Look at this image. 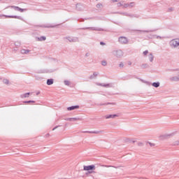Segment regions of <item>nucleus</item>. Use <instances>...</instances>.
<instances>
[{"mask_svg":"<svg viewBox=\"0 0 179 179\" xmlns=\"http://www.w3.org/2000/svg\"><path fill=\"white\" fill-rule=\"evenodd\" d=\"M148 54H149V51L148 50H145L143 52V55H148Z\"/></svg>","mask_w":179,"mask_h":179,"instance_id":"obj_40","label":"nucleus"},{"mask_svg":"<svg viewBox=\"0 0 179 179\" xmlns=\"http://www.w3.org/2000/svg\"><path fill=\"white\" fill-rule=\"evenodd\" d=\"M42 27L50 29V28H54V27H55V26L50 25V24H45V25H43Z\"/></svg>","mask_w":179,"mask_h":179,"instance_id":"obj_25","label":"nucleus"},{"mask_svg":"<svg viewBox=\"0 0 179 179\" xmlns=\"http://www.w3.org/2000/svg\"><path fill=\"white\" fill-rule=\"evenodd\" d=\"M26 10H27V8H20V12H21V13L26 12Z\"/></svg>","mask_w":179,"mask_h":179,"instance_id":"obj_37","label":"nucleus"},{"mask_svg":"<svg viewBox=\"0 0 179 179\" xmlns=\"http://www.w3.org/2000/svg\"><path fill=\"white\" fill-rule=\"evenodd\" d=\"M113 54L117 58H122V57H124V52H122L121 50H114Z\"/></svg>","mask_w":179,"mask_h":179,"instance_id":"obj_3","label":"nucleus"},{"mask_svg":"<svg viewBox=\"0 0 179 179\" xmlns=\"http://www.w3.org/2000/svg\"><path fill=\"white\" fill-rule=\"evenodd\" d=\"M120 15H122L123 16H127L128 17H139V15L136 14H129L128 13H120Z\"/></svg>","mask_w":179,"mask_h":179,"instance_id":"obj_8","label":"nucleus"},{"mask_svg":"<svg viewBox=\"0 0 179 179\" xmlns=\"http://www.w3.org/2000/svg\"><path fill=\"white\" fill-rule=\"evenodd\" d=\"M136 5V3H135V2H131L130 3H129V8H134V6H135Z\"/></svg>","mask_w":179,"mask_h":179,"instance_id":"obj_30","label":"nucleus"},{"mask_svg":"<svg viewBox=\"0 0 179 179\" xmlns=\"http://www.w3.org/2000/svg\"><path fill=\"white\" fill-rule=\"evenodd\" d=\"M129 8V3H124V5H123V8Z\"/></svg>","mask_w":179,"mask_h":179,"instance_id":"obj_39","label":"nucleus"},{"mask_svg":"<svg viewBox=\"0 0 179 179\" xmlns=\"http://www.w3.org/2000/svg\"><path fill=\"white\" fill-rule=\"evenodd\" d=\"M83 170H85V171H88V173L90 174H92V170H96V166L94 165H90V166H84Z\"/></svg>","mask_w":179,"mask_h":179,"instance_id":"obj_4","label":"nucleus"},{"mask_svg":"<svg viewBox=\"0 0 179 179\" xmlns=\"http://www.w3.org/2000/svg\"><path fill=\"white\" fill-rule=\"evenodd\" d=\"M120 68H124V63L120 62L119 64Z\"/></svg>","mask_w":179,"mask_h":179,"instance_id":"obj_41","label":"nucleus"},{"mask_svg":"<svg viewBox=\"0 0 179 179\" xmlns=\"http://www.w3.org/2000/svg\"><path fill=\"white\" fill-rule=\"evenodd\" d=\"M64 85H66V86H70L71 85V83L68 80H65L64 81Z\"/></svg>","mask_w":179,"mask_h":179,"instance_id":"obj_29","label":"nucleus"},{"mask_svg":"<svg viewBox=\"0 0 179 179\" xmlns=\"http://www.w3.org/2000/svg\"><path fill=\"white\" fill-rule=\"evenodd\" d=\"M138 31H141V33H150L152 31H156V30H138Z\"/></svg>","mask_w":179,"mask_h":179,"instance_id":"obj_21","label":"nucleus"},{"mask_svg":"<svg viewBox=\"0 0 179 179\" xmlns=\"http://www.w3.org/2000/svg\"><path fill=\"white\" fill-rule=\"evenodd\" d=\"M24 103H35L34 101H24Z\"/></svg>","mask_w":179,"mask_h":179,"instance_id":"obj_44","label":"nucleus"},{"mask_svg":"<svg viewBox=\"0 0 179 179\" xmlns=\"http://www.w3.org/2000/svg\"><path fill=\"white\" fill-rule=\"evenodd\" d=\"M131 142H132V143H135L136 141H132Z\"/></svg>","mask_w":179,"mask_h":179,"instance_id":"obj_53","label":"nucleus"},{"mask_svg":"<svg viewBox=\"0 0 179 179\" xmlns=\"http://www.w3.org/2000/svg\"><path fill=\"white\" fill-rule=\"evenodd\" d=\"M173 10H174V8L173 7H171V8H168L167 12H173Z\"/></svg>","mask_w":179,"mask_h":179,"instance_id":"obj_36","label":"nucleus"},{"mask_svg":"<svg viewBox=\"0 0 179 179\" xmlns=\"http://www.w3.org/2000/svg\"><path fill=\"white\" fill-rule=\"evenodd\" d=\"M141 68H148V64H142Z\"/></svg>","mask_w":179,"mask_h":179,"instance_id":"obj_42","label":"nucleus"},{"mask_svg":"<svg viewBox=\"0 0 179 179\" xmlns=\"http://www.w3.org/2000/svg\"><path fill=\"white\" fill-rule=\"evenodd\" d=\"M30 96V92H27L20 95L21 99H26Z\"/></svg>","mask_w":179,"mask_h":179,"instance_id":"obj_18","label":"nucleus"},{"mask_svg":"<svg viewBox=\"0 0 179 179\" xmlns=\"http://www.w3.org/2000/svg\"><path fill=\"white\" fill-rule=\"evenodd\" d=\"M72 120H73V121H80V120H82V119H80L79 117H72Z\"/></svg>","mask_w":179,"mask_h":179,"instance_id":"obj_35","label":"nucleus"},{"mask_svg":"<svg viewBox=\"0 0 179 179\" xmlns=\"http://www.w3.org/2000/svg\"><path fill=\"white\" fill-rule=\"evenodd\" d=\"M101 65H102L103 66H107V62H106V60H103V61L101 62Z\"/></svg>","mask_w":179,"mask_h":179,"instance_id":"obj_33","label":"nucleus"},{"mask_svg":"<svg viewBox=\"0 0 179 179\" xmlns=\"http://www.w3.org/2000/svg\"><path fill=\"white\" fill-rule=\"evenodd\" d=\"M108 104H110L111 106H115V103H99L98 106H108Z\"/></svg>","mask_w":179,"mask_h":179,"instance_id":"obj_20","label":"nucleus"},{"mask_svg":"<svg viewBox=\"0 0 179 179\" xmlns=\"http://www.w3.org/2000/svg\"><path fill=\"white\" fill-rule=\"evenodd\" d=\"M100 45H105L106 43H104V42H100Z\"/></svg>","mask_w":179,"mask_h":179,"instance_id":"obj_46","label":"nucleus"},{"mask_svg":"<svg viewBox=\"0 0 179 179\" xmlns=\"http://www.w3.org/2000/svg\"><path fill=\"white\" fill-rule=\"evenodd\" d=\"M152 86H153V87H160V83H159V82L152 83Z\"/></svg>","mask_w":179,"mask_h":179,"instance_id":"obj_23","label":"nucleus"},{"mask_svg":"<svg viewBox=\"0 0 179 179\" xmlns=\"http://www.w3.org/2000/svg\"><path fill=\"white\" fill-rule=\"evenodd\" d=\"M78 108H79V106L76 105V106H72L70 107L67 108L68 111H72L73 110H78Z\"/></svg>","mask_w":179,"mask_h":179,"instance_id":"obj_14","label":"nucleus"},{"mask_svg":"<svg viewBox=\"0 0 179 179\" xmlns=\"http://www.w3.org/2000/svg\"><path fill=\"white\" fill-rule=\"evenodd\" d=\"M83 30H91L92 31H104V29L99 27H86L83 28Z\"/></svg>","mask_w":179,"mask_h":179,"instance_id":"obj_5","label":"nucleus"},{"mask_svg":"<svg viewBox=\"0 0 179 179\" xmlns=\"http://www.w3.org/2000/svg\"><path fill=\"white\" fill-rule=\"evenodd\" d=\"M169 82H179V72L177 76H171L169 78Z\"/></svg>","mask_w":179,"mask_h":179,"instance_id":"obj_7","label":"nucleus"},{"mask_svg":"<svg viewBox=\"0 0 179 179\" xmlns=\"http://www.w3.org/2000/svg\"><path fill=\"white\" fill-rule=\"evenodd\" d=\"M83 134H103L104 132V131H82Z\"/></svg>","mask_w":179,"mask_h":179,"instance_id":"obj_12","label":"nucleus"},{"mask_svg":"<svg viewBox=\"0 0 179 179\" xmlns=\"http://www.w3.org/2000/svg\"><path fill=\"white\" fill-rule=\"evenodd\" d=\"M148 58L150 62H153V59L155 58V57L153 56V53H150L148 55Z\"/></svg>","mask_w":179,"mask_h":179,"instance_id":"obj_22","label":"nucleus"},{"mask_svg":"<svg viewBox=\"0 0 179 179\" xmlns=\"http://www.w3.org/2000/svg\"><path fill=\"white\" fill-rule=\"evenodd\" d=\"M64 120H65V121H69V118H66Z\"/></svg>","mask_w":179,"mask_h":179,"instance_id":"obj_50","label":"nucleus"},{"mask_svg":"<svg viewBox=\"0 0 179 179\" xmlns=\"http://www.w3.org/2000/svg\"><path fill=\"white\" fill-rule=\"evenodd\" d=\"M46 83L48 86H51V85H54V79L52 78L48 79Z\"/></svg>","mask_w":179,"mask_h":179,"instance_id":"obj_16","label":"nucleus"},{"mask_svg":"<svg viewBox=\"0 0 179 179\" xmlns=\"http://www.w3.org/2000/svg\"><path fill=\"white\" fill-rule=\"evenodd\" d=\"M119 43H120V44H128V38L124 36H120L119 38Z\"/></svg>","mask_w":179,"mask_h":179,"instance_id":"obj_9","label":"nucleus"},{"mask_svg":"<svg viewBox=\"0 0 179 179\" xmlns=\"http://www.w3.org/2000/svg\"><path fill=\"white\" fill-rule=\"evenodd\" d=\"M128 65H132V63H131V62H129L128 63Z\"/></svg>","mask_w":179,"mask_h":179,"instance_id":"obj_51","label":"nucleus"},{"mask_svg":"<svg viewBox=\"0 0 179 179\" xmlns=\"http://www.w3.org/2000/svg\"><path fill=\"white\" fill-rule=\"evenodd\" d=\"M96 7L98 8V9H101V8H103V4H101V3H99L96 5Z\"/></svg>","mask_w":179,"mask_h":179,"instance_id":"obj_28","label":"nucleus"},{"mask_svg":"<svg viewBox=\"0 0 179 179\" xmlns=\"http://www.w3.org/2000/svg\"><path fill=\"white\" fill-rule=\"evenodd\" d=\"M0 16H3L4 17H8V19H19L20 20H23V18H22L21 16H17V15H2Z\"/></svg>","mask_w":179,"mask_h":179,"instance_id":"obj_6","label":"nucleus"},{"mask_svg":"<svg viewBox=\"0 0 179 179\" xmlns=\"http://www.w3.org/2000/svg\"><path fill=\"white\" fill-rule=\"evenodd\" d=\"M102 167H113L114 169H118L120 166H113L111 165H101Z\"/></svg>","mask_w":179,"mask_h":179,"instance_id":"obj_27","label":"nucleus"},{"mask_svg":"<svg viewBox=\"0 0 179 179\" xmlns=\"http://www.w3.org/2000/svg\"><path fill=\"white\" fill-rule=\"evenodd\" d=\"M64 40H68L69 43H79V38L75 36H66Z\"/></svg>","mask_w":179,"mask_h":179,"instance_id":"obj_2","label":"nucleus"},{"mask_svg":"<svg viewBox=\"0 0 179 179\" xmlns=\"http://www.w3.org/2000/svg\"><path fill=\"white\" fill-rule=\"evenodd\" d=\"M29 52H30V50H29L22 49V50H21V53H22V54H29Z\"/></svg>","mask_w":179,"mask_h":179,"instance_id":"obj_26","label":"nucleus"},{"mask_svg":"<svg viewBox=\"0 0 179 179\" xmlns=\"http://www.w3.org/2000/svg\"><path fill=\"white\" fill-rule=\"evenodd\" d=\"M143 145V143H138V146H142Z\"/></svg>","mask_w":179,"mask_h":179,"instance_id":"obj_47","label":"nucleus"},{"mask_svg":"<svg viewBox=\"0 0 179 179\" xmlns=\"http://www.w3.org/2000/svg\"><path fill=\"white\" fill-rule=\"evenodd\" d=\"M38 94H40V92H38L36 93V96H38Z\"/></svg>","mask_w":179,"mask_h":179,"instance_id":"obj_52","label":"nucleus"},{"mask_svg":"<svg viewBox=\"0 0 179 179\" xmlns=\"http://www.w3.org/2000/svg\"><path fill=\"white\" fill-rule=\"evenodd\" d=\"M97 76H99V72L95 71L90 76V79L92 80V79H96Z\"/></svg>","mask_w":179,"mask_h":179,"instance_id":"obj_13","label":"nucleus"},{"mask_svg":"<svg viewBox=\"0 0 179 179\" xmlns=\"http://www.w3.org/2000/svg\"><path fill=\"white\" fill-rule=\"evenodd\" d=\"M112 2H118V0H111Z\"/></svg>","mask_w":179,"mask_h":179,"instance_id":"obj_48","label":"nucleus"},{"mask_svg":"<svg viewBox=\"0 0 179 179\" xmlns=\"http://www.w3.org/2000/svg\"><path fill=\"white\" fill-rule=\"evenodd\" d=\"M76 8L78 10L80 11V10H83V6H82V4H76Z\"/></svg>","mask_w":179,"mask_h":179,"instance_id":"obj_17","label":"nucleus"},{"mask_svg":"<svg viewBox=\"0 0 179 179\" xmlns=\"http://www.w3.org/2000/svg\"><path fill=\"white\" fill-rule=\"evenodd\" d=\"M59 127L61 126H56L52 129V131H55V129H57V128H59Z\"/></svg>","mask_w":179,"mask_h":179,"instance_id":"obj_45","label":"nucleus"},{"mask_svg":"<svg viewBox=\"0 0 179 179\" xmlns=\"http://www.w3.org/2000/svg\"><path fill=\"white\" fill-rule=\"evenodd\" d=\"M171 136H174V133H172L170 134H164L162 136H160V139L163 141L164 139H169V138H171Z\"/></svg>","mask_w":179,"mask_h":179,"instance_id":"obj_11","label":"nucleus"},{"mask_svg":"<svg viewBox=\"0 0 179 179\" xmlns=\"http://www.w3.org/2000/svg\"><path fill=\"white\" fill-rule=\"evenodd\" d=\"M10 8H11L12 9H14V10H16L17 12H20V8L19 6H10Z\"/></svg>","mask_w":179,"mask_h":179,"instance_id":"obj_19","label":"nucleus"},{"mask_svg":"<svg viewBox=\"0 0 179 179\" xmlns=\"http://www.w3.org/2000/svg\"><path fill=\"white\" fill-rule=\"evenodd\" d=\"M69 121H73L72 117H69Z\"/></svg>","mask_w":179,"mask_h":179,"instance_id":"obj_49","label":"nucleus"},{"mask_svg":"<svg viewBox=\"0 0 179 179\" xmlns=\"http://www.w3.org/2000/svg\"><path fill=\"white\" fill-rule=\"evenodd\" d=\"M152 37H156V38L157 39H160L162 40L163 38V37L160 36H157V35H153Z\"/></svg>","mask_w":179,"mask_h":179,"instance_id":"obj_34","label":"nucleus"},{"mask_svg":"<svg viewBox=\"0 0 179 179\" xmlns=\"http://www.w3.org/2000/svg\"><path fill=\"white\" fill-rule=\"evenodd\" d=\"M122 3H124V1L117 3V6H118V8H120V6H122L124 5V4H122Z\"/></svg>","mask_w":179,"mask_h":179,"instance_id":"obj_38","label":"nucleus"},{"mask_svg":"<svg viewBox=\"0 0 179 179\" xmlns=\"http://www.w3.org/2000/svg\"><path fill=\"white\" fill-rule=\"evenodd\" d=\"M96 86H101L102 87H113V84L108 83V84H104V83H96Z\"/></svg>","mask_w":179,"mask_h":179,"instance_id":"obj_10","label":"nucleus"},{"mask_svg":"<svg viewBox=\"0 0 179 179\" xmlns=\"http://www.w3.org/2000/svg\"><path fill=\"white\" fill-rule=\"evenodd\" d=\"M148 84L150 83H147Z\"/></svg>","mask_w":179,"mask_h":179,"instance_id":"obj_54","label":"nucleus"},{"mask_svg":"<svg viewBox=\"0 0 179 179\" xmlns=\"http://www.w3.org/2000/svg\"><path fill=\"white\" fill-rule=\"evenodd\" d=\"M1 1H2V0H0V2H1Z\"/></svg>","mask_w":179,"mask_h":179,"instance_id":"obj_56","label":"nucleus"},{"mask_svg":"<svg viewBox=\"0 0 179 179\" xmlns=\"http://www.w3.org/2000/svg\"><path fill=\"white\" fill-rule=\"evenodd\" d=\"M90 57V53L87 52V53L85 54V57L87 58V57Z\"/></svg>","mask_w":179,"mask_h":179,"instance_id":"obj_43","label":"nucleus"},{"mask_svg":"<svg viewBox=\"0 0 179 179\" xmlns=\"http://www.w3.org/2000/svg\"><path fill=\"white\" fill-rule=\"evenodd\" d=\"M37 38H38V41H45V40L47 39L45 36H41Z\"/></svg>","mask_w":179,"mask_h":179,"instance_id":"obj_24","label":"nucleus"},{"mask_svg":"<svg viewBox=\"0 0 179 179\" xmlns=\"http://www.w3.org/2000/svg\"><path fill=\"white\" fill-rule=\"evenodd\" d=\"M169 45H170L172 48H177V47H179V39H178V38L172 39V40L169 42Z\"/></svg>","mask_w":179,"mask_h":179,"instance_id":"obj_1","label":"nucleus"},{"mask_svg":"<svg viewBox=\"0 0 179 179\" xmlns=\"http://www.w3.org/2000/svg\"><path fill=\"white\" fill-rule=\"evenodd\" d=\"M116 117H120V115H117V114H114V115H108L105 116V118L106 120H108L110 118H115Z\"/></svg>","mask_w":179,"mask_h":179,"instance_id":"obj_15","label":"nucleus"},{"mask_svg":"<svg viewBox=\"0 0 179 179\" xmlns=\"http://www.w3.org/2000/svg\"><path fill=\"white\" fill-rule=\"evenodd\" d=\"M176 71H178V69H176Z\"/></svg>","mask_w":179,"mask_h":179,"instance_id":"obj_55","label":"nucleus"},{"mask_svg":"<svg viewBox=\"0 0 179 179\" xmlns=\"http://www.w3.org/2000/svg\"><path fill=\"white\" fill-rule=\"evenodd\" d=\"M3 83H4L5 85H9V80L3 79Z\"/></svg>","mask_w":179,"mask_h":179,"instance_id":"obj_32","label":"nucleus"},{"mask_svg":"<svg viewBox=\"0 0 179 179\" xmlns=\"http://www.w3.org/2000/svg\"><path fill=\"white\" fill-rule=\"evenodd\" d=\"M173 145V146H179V139L174 141Z\"/></svg>","mask_w":179,"mask_h":179,"instance_id":"obj_31","label":"nucleus"}]
</instances>
